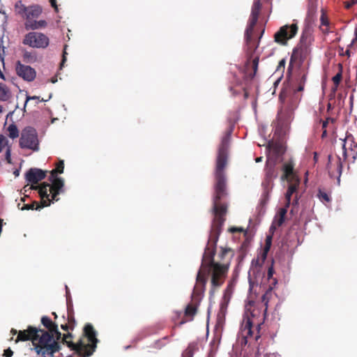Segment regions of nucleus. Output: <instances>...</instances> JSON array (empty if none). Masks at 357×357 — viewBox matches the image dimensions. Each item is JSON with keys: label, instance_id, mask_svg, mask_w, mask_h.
<instances>
[{"label": "nucleus", "instance_id": "25", "mask_svg": "<svg viewBox=\"0 0 357 357\" xmlns=\"http://www.w3.org/2000/svg\"><path fill=\"white\" fill-rule=\"evenodd\" d=\"M46 25L47 22L43 20L39 21L28 20L25 22V28L26 30H36L41 27H45Z\"/></svg>", "mask_w": 357, "mask_h": 357}, {"label": "nucleus", "instance_id": "6", "mask_svg": "<svg viewBox=\"0 0 357 357\" xmlns=\"http://www.w3.org/2000/svg\"><path fill=\"white\" fill-rule=\"evenodd\" d=\"M81 342L79 356L90 357L97 348L98 340L97 332L91 324H86L83 329V335L79 339Z\"/></svg>", "mask_w": 357, "mask_h": 357}, {"label": "nucleus", "instance_id": "26", "mask_svg": "<svg viewBox=\"0 0 357 357\" xmlns=\"http://www.w3.org/2000/svg\"><path fill=\"white\" fill-rule=\"evenodd\" d=\"M265 176L266 180L268 183L272 181V180L277 176L275 172V165L266 163L265 168Z\"/></svg>", "mask_w": 357, "mask_h": 357}, {"label": "nucleus", "instance_id": "5", "mask_svg": "<svg viewBox=\"0 0 357 357\" xmlns=\"http://www.w3.org/2000/svg\"><path fill=\"white\" fill-rule=\"evenodd\" d=\"M261 7V4L260 0H254L251 8L250 16L245 31V43L247 45L248 50L250 51L251 53L254 52L259 46V42L257 43L253 39L252 32L254 30V27L258 21Z\"/></svg>", "mask_w": 357, "mask_h": 357}, {"label": "nucleus", "instance_id": "49", "mask_svg": "<svg viewBox=\"0 0 357 357\" xmlns=\"http://www.w3.org/2000/svg\"><path fill=\"white\" fill-rule=\"evenodd\" d=\"M283 77V75L282 73V74H280L279 77L276 79V80L273 83V87H274V91H273V93H275V89L278 87V86L279 85L282 78Z\"/></svg>", "mask_w": 357, "mask_h": 357}, {"label": "nucleus", "instance_id": "24", "mask_svg": "<svg viewBox=\"0 0 357 357\" xmlns=\"http://www.w3.org/2000/svg\"><path fill=\"white\" fill-rule=\"evenodd\" d=\"M6 150V160L8 163H11L10 147L8 146V140L5 135H0V153L3 149Z\"/></svg>", "mask_w": 357, "mask_h": 357}, {"label": "nucleus", "instance_id": "19", "mask_svg": "<svg viewBox=\"0 0 357 357\" xmlns=\"http://www.w3.org/2000/svg\"><path fill=\"white\" fill-rule=\"evenodd\" d=\"M73 338V335L70 333H67L66 334H63L62 337L63 344H66L70 350L75 351V353L79 356L80 353V346L81 342L79 340L77 343H74L71 339Z\"/></svg>", "mask_w": 357, "mask_h": 357}, {"label": "nucleus", "instance_id": "12", "mask_svg": "<svg viewBox=\"0 0 357 357\" xmlns=\"http://www.w3.org/2000/svg\"><path fill=\"white\" fill-rule=\"evenodd\" d=\"M38 333H40L39 328L32 326H29L26 330L19 331L18 335L15 340V342L31 341L32 344L36 340Z\"/></svg>", "mask_w": 357, "mask_h": 357}, {"label": "nucleus", "instance_id": "23", "mask_svg": "<svg viewBox=\"0 0 357 357\" xmlns=\"http://www.w3.org/2000/svg\"><path fill=\"white\" fill-rule=\"evenodd\" d=\"M284 174L282 179H287L289 182L294 181V165L291 163H285L283 166Z\"/></svg>", "mask_w": 357, "mask_h": 357}, {"label": "nucleus", "instance_id": "29", "mask_svg": "<svg viewBox=\"0 0 357 357\" xmlns=\"http://www.w3.org/2000/svg\"><path fill=\"white\" fill-rule=\"evenodd\" d=\"M197 311V305L194 304H188L185 310V316L190 317V321L192 320L193 317L196 314Z\"/></svg>", "mask_w": 357, "mask_h": 357}, {"label": "nucleus", "instance_id": "47", "mask_svg": "<svg viewBox=\"0 0 357 357\" xmlns=\"http://www.w3.org/2000/svg\"><path fill=\"white\" fill-rule=\"evenodd\" d=\"M258 64H259V57L254 58L253 61H252V68L254 70V75H255V73L257 70Z\"/></svg>", "mask_w": 357, "mask_h": 357}, {"label": "nucleus", "instance_id": "58", "mask_svg": "<svg viewBox=\"0 0 357 357\" xmlns=\"http://www.w3.org/2000/svg\"><path fill=\"white\" fill-rule=\"evenodd\" d=\"M259 328H260V324H257V332L256 335L254 337V338H255V340H257L260 337V335H259Z\"/></svg>", "mask_w": 357, "mask_h": 357}, {"label": "nucleus", "instance_id": "33", "mask_svg": "<svg viewBox=\"0 0 357 357\" xmlns=\"http://www.w3.org/2000/svg\"><path fill=\"white\" fill-rule=\"evenodd\" d=\"M27 8L28 6H26L24 4H23L22 1H17L15 5L16 12L22 17L24 16L27 10Z\"/></svg>", "mask_w": 357, "mask_h": 357}, {"label": "nucleus", "instance_id": "37", "mask_svg": "<svg viewBox=\"0 0 357 357\" xmlns=\"http://www.w3.org/2000/svg\"><path fill=\"white\" fill-rule=\"evenodd\" d=\"M9 90L4 86L3 84L0 83V98L1 100L5 101L8 98Z\"/></svg>", "mask_w": 357, "mask_h": 357}, {"label": "nucleus", "instance_id": "41", "mask_svg": "<svg viewBox=\"0 0 357 357\" xmlns=\"http://www.w3.org/2000/svg\"><path fill=\"white\" fill-rule=\"evenodd\" d=\"M266 259L263 258V252H261L257 257V259H254L252 261V264H255L256 266H261L262 264L264 263Z\"/></svg>", "mask_w": 357, "mask_h": 357}, {"label": "nucleus", "instance_id": "43", "mask_svg": "<svg viewBox=\"0 0 357 357\" xmlns=\"http://www.w3.org/2000/svg\"><path fill=\"white\" fill-rule=\"evenodd\" d=\"M333 119H331V118H327L326 121H320V123L321 125V128H322V133L321 134H327V130H326V127L329 123V121H331V123H333Z\"/></svg>", "mask_w": 357, "mask_h": 357}, {"label": "nucleus", "instance_id": "51", "mask_svg": "<svg viewBox=\"0 0 357 357\" xmlns=\"http://www.w3.org/2000/svg\"><path fill=\"white\" fill-rule=\"evenodd\" d=\"M68 320L69 324H70V325L74 326V324L75 323V318H74L73 315L72 314H70L69 312L68 313Z\"/></svg>", "mask_w": 357, "mask_h": 357}, {"label": "nucleus", "instance_id": "44", "mask_svg": "<svg viewBox=\"0 0 357 357\" xmlns=\"http://www.w3.org/2000/svg\"><path fill=\"white\" fill-rule=\"evenodd\" d=\"M8 134H20L17 126L15 123L10 124L7 128Z\"/></svg>", "mask_w": 357, "mask_h": 357}, {"label": "nucleus", "instance_id": "22", "mask_svg": "<svg viewBox=\"0 0 357 357\" xmlns=\"http://www.w3.org/2000/svg\"><path fill=\"white\" fill-rule=\"evenodd\" d=\"M42 13V8L39 5H31L28 6L27 10L24 17L26 21L30 20L31 17H38Z\"/></svg>", "mask_w": 357, "mask_h": 357}, {"label": "nucleus", "instance_id": "27", "mask_svg": "<svg viewBox=\"0 0 357 357\" xmlns=\"http://www.w3.org/2000/svg\"><path fill=\"white\" fill-rule=\"evenodd\" d=\"M238 120V117L237 114H234L233 117H229L227 119V128L223 134H232L234 129L235 128V124L236 121Z\"/></svg>", "mask_w": 357, "mask_h": 357}, {"label": "nucleus", "instance_id": "36", "mask_svg": "<svg viewBox=\"0 0 357 357\" xmlns=\"http://www.w3.org/2000/svg\"><path fill=\"white\" fill-rule=\"evenodd\" d=\"M317 197L320 199V201L322 202L328 203V202H330L331 200V196L327 192H326L325 191H324L321 189L319 190Z\"/></svg>", "mask_w": 357, "mask_h": 357}, {"label": "nucleus", "instance_id": "50", "mask_svg": "<svg viewBox=\"0 0 357 357\" xmlns=\"http://www.w3.org/2000/svg\"><path fill=\"white\" fill-rule=\"evenodd\" d=\"M288 208L289 207H287L286 206L284 208H281L279 211V217L283 218L284 219Z\"/></svg>", "mask_w": 357, "mask_h": 357}, {"label": "nucleus", "instance_id": "48", "mask_svg": "<svg viewBox=\"0 0 357 357\" xmlns=\"http://www.w3.org/2000/svg\"><path fill=\"white\" fill-rule=\"evenodd\" d=\"M66 47H67V45H65L64 50H63V56H62V60H61V62L60 64L61 69L63 67L64 63L66 61V56L67 54V53L66 52Z\"/></svg>", "mask_w": 357, "mask_h": 357}, {"label": "nucleus", "instance_id": "57", "mask_svg": "<svg viewBox=\"0 0 357 357\" xmlns=\"http://www.w3.org/2000/svg\"><path fill=\"white\" fill-rule=\"evenodd\" d=\"M284 221V219L283 218L279 217L278 220H276V225L277 226L280 227L281 226Z\"/></svg>", "mask_w": 357, "mask_h": 357}, {"label": "nucleus", "instance_id": "3", "mask_svg": "<svg viewBox=\"0 0 357 357\" xmlns=\"http://www.w3.org/2000/svg\"><path fill=\"white\" fill-rule=\"evenodd\" d=\"M307 80V73L300 72L296 77L297 86L291 83H284V87L282 89L279 100L281 102H284L286 98H289V107L294 109L298 107V105L301 100L302 95L298 94V92L303 91L305 88V84Z\"/></svg>", "mask_w": 357, "mask_h": 357}, {"label": "nucleus", "instance_id": "52", "mask_svg": "<svg viewBox=\"0 0 357 357\" xmlns=\"http://www.w3.org/2000/svg\"><path fill=\"white\" fill-rule=\"evenodd\" d=\"M229 252H231V249L222 248L221 252L220 254V257L223 259L226 256V255Z\"/></svg>", "mask_w": 357, "mask_h": 357}, {"label": "nucleus", "instance_id": "35", "mask_svg": "<svg viewBox=\"0 0 357 357\" xmlns=\"http://www.w3.org/2000/svg\"><path fill=\"white\" fill-rule=\"evenodd\" d=\"M338 66H339V68H340V70L332 78V80H333L334 84L335 85V88H337L339 86V84H340V83L341 82L342 77V65L341 63H339Z\"/></svg>", "mask_w": 357, "mask_h": 357}, {"label": "nucleus", "instance_id": "42", "mask_svg": "<svg viewBox=\"0 0 357 357\" xmlns=\"http://www.w3.org/2000/svg\"><path fill=\"white\" fill-rule=\"evenodd\" d=\"M20 134H38L36 129L32 126H28L24 128Z\"/></svg>", "mask_w": 357, "mask_h": 357}, {"label": "nucleus", "instance_id": "62", "mask_svg": "<svg viewBox=\"0 0 357 357\" xmlns=\"http://www.w3.org/2000/svg\"><path fill=\"white\" fill-rule=\"evenodd\" d=\"M3 36H1L0 38V47L2 49L3 52H4L5 47L3 45Z\"/></svg>", "mask_w": 357, "mask_h": 357}, {"label": "nucleus", "instance_id": "32", "mask_svg": "<svg viewBox=\"0 0 357 357\" xmlns=\"http://www.w3.org/2000/svg\"><path fill=\"white\" fill-rule=\"evenodd\" d=\"M23 59L26 63H33L36 61V54L34 52L24 50Z\"/></svg>", "mask_w": 357, "mask_h": 357}, {"label": "nucleus", "instance_id": "60", "mask_svg": "<svg viewBox=\"0 0 357 357\" xmlns=\"http://www.w3.org/2000/svg\"><path fill=\"white\" fill-rule=\"evenodd\" d=\"M338 52H339L340 56H344V47L339 46L338 47Z\"/></svg>", "mask_w": 357, "mask_h": 357}, {"label": "nucleus", "instance_id": "53", "mask_svg": "<svg viewBox=\"0 0 357 357\" xmlns=\"http://www.w3.org/2000/svg\"><path fill=\"white\" fill-rule=\"evenodd\" d=\"M13 355V351L10 348L4 350V353H3L4 357H11Z\"/></svg>", "mask_w": 357, "mask_h": 357}, {"label": "nucleus", "instance_id": "64", "mask_svg": "<svg viewBox=\"0 0 357 357\" xmlns=\"http://www.w3.org/2000/svg\"><path fill=\"white\" fill-rule=\"evenodd\" d=\"M344 56H347V57H350L351 56V52L349 50V49H347V50L344 52Z\"/></svg>", "mask_w": 357, "mask_h": 357}, {"label": "nucleus", "instance_id": "38", "mask_svg": "<svg viewBox=\"0 0 357 357\" xmlns=\"http://www.w3.org/2000/svg\"><path fill=\"white\" fill-rule=\"evenodd\" d=\"M195 349V346L192 344H190L183 353L182 357H193Z\"/></svg>", "mask_w": 357, "mask_h": 357}, {"label": "nucleus", "instance_id": "1", "mask_svg": "<svg viewBox=\"0 0 357 357\" xmlns=\"http://www.w3.org/2000/svg\"><path fill=\"white\" fill-rule=\"evenodd\" d=\"M231 142L230 135L222 137L218 148L216 159L214 186V195L213 198V211L214 219L211 229L208 243L202 257V264L196 277V284L192 294V299H199L204 294L207 278L211 276V289L210 294H213L215 290L220 287L226 279L229 266L214 261L216 252V245L221 232V228L225 221V216L227 212V204L221 202L227 197L226 177L225 168L227 165L228 150Z\"/></svg>", "mask_w": 357, "mask_h": 357}, {"label": "nucleus", "instance_id": "14", "mask_svg": "<svg viewBox=\"0 0 357 357\" xmlns=\"http://www.w3.org/2000/svg\"><path fill=\"white\" fill-rule=\"evenodd\" d=\"M46 176V172L37 168H31L25 174L26 180L33 184H36L44 179Z\"/></svg>", "mask_w": 357, "mask_h": 357}, {"label": "nucleus", "instance_id": "16", "mask_svg": "<svg viewBox=\"0 0 357 357\" xmlns=\"http://www.w3.org/2000/svg\"><path fill=\"white\" fill-rule=\"evenodd\" d=\"M267 149L272 151L275 154L280 155L284 152L283 140L280 137L267 139Z\"/></svg>", "mask_w": 357, "mask_h": 357}, {"label": "nucleus", "instance_id": "7", "mask_svg": "<svg viewBox=\"0 0 357 357\" xmlns=\"http://www.w3.org/2000/svg\"><path fill=\"white\" fill-rule=\"evenodd\" d=\"M23 44L33 48H45L49 45V38L43 33L29 32L25 35Z\"/></svg>", "mask_w": 357, "mask_h": 357}, {"label": "nucleus", "instance_id": "39", "mask_svg": "<svg viewBox=\"0 0 357 357\" xmlns=\"http://www.w3.org/2000/svg\"><path fill=\"white\" fill-rule=\"evenodd\" d=\"M274 273H275V271H274V268H273V260H272V264L268 269L267 277H268V280H273V282H272L273 285H275L277 284L276 278H273Z\"/></svg>", "mask_w": 357, "mask_h": 357}, {"label": "nucleus", "instance_id": "11", "mask_svg": "<svg viewBox=\"0 0 357 357\" xmlns=\"http://www.w3.org/2000/svg\"><path fill=\"white\" fill-rule=\"evenodd\" d=\"M291 115L290 114L284 116H278L275 123L274 134H288L290 131Z\"/></svg>", "mask_w": 357, "mask_h": 357}, {"label": "nucleus", "instance_id": "59", "mask_svg": "<svg viewBox=\"0 0 357 357\" xmlns=\"http://www.w3.org/2000/svg\"><path fill=\"white\" fill-rule=\"evenodd\" d=\"M352 43H357V26L354 29V38L351 40Z\"/></svg>", "mask_w": 357, "mask_h": 357}, {"label": "nucleus", "instance_id": "55", "mask_svg": "<svg viewBox=\"0 0 357 357\" xmlns=\"http://www.w3.org/2000/svg\"><path fill=\"white\" fill-rule=\"evenodd\" d=\"M357 3V0H351L349 2H347L345 4V7L349 9L351 8L354 5Z\"/></svg>", "mask_w": 357, "mask_h": 357}, {"label": "nucleus", "instance_id": "2", "mask_svg": "<svg viewBox=\"0 0 357 357\" xmlns=\"http://www.w3.org/2000/svg\"><path fill=\"white\" fill-rule=\"evenodd\" d=\"M36 340L33 343V350L40 357L47 356H53L54 354L61 349V345L55 337V335L46 332L45 330L39 328Z\"/></svg>", "mask_w": 357, "mask_h": 357}, {"label": "nucleus", "instance_id": "54", "mask_svg": "<svg viewBox=\"0 0 357 357\" xmlns=\"http://www.w3.org/2000/svg\"><path fill=\"white\" fill-rule=\"evenodd\" d=\"M243 229L241 228V227H231L229 229V231L231 233H235V232H241V231H243Z\"/></svg>", "mask_w": 357, "mask_h": 357}, {"label": "nucleus", "instance_id": "46", "mask_svg": "<svg viewBox=\"0 0 357 357\" xmlns=\"http://www.w3.org/2000/svg\"><path fill=\"white\" fill-rule=\"evenodd\" d=\"M40 99V96H29L26 94V100H25V102H24V105L23 107V111L26 112V107L28 101H29L31 100H38L39 102Z\"/></svg>", "mask_w": 357, "mask_h": 357}, {"label": "nucleus", "instance_id": "34", "mask_svg": "<svg viewBox=\"0 0 357 357\" xmlns=\"http://www.w3.org/2000/svg\"><path fill=\"white\" fill-rule=\"evenodd\" d=\"M272 244V236H267L265 240V246L263 248V258L266 259L268 252H269Z\"/></svg>", "mask_w": 357, "mask_h": 357}, {"label": "nucleus", "instance_id": "13", "mask_svg": "<svg viewBox=\"0 0 357 357\" xmlns=\"http://www.w3.org/2000/svg\"><path fill=\"white\" fill-rule=\"evenodd\" d=\"M38 135H21L20 145L22 149H29L33 151L38 150L39 141Z\"/></svg>", "mask_w": 357, "mask_h": 357}, {"label": "nucleus", "instance_id": "10", "mask_svg": "<svg viewBox=\"0 0 357 357\" xmlns=\"http://www.w3.org/2000/svg\"><path fill=\"white\" fill-rule=\"evenodd\" d=\"M15 71L20 77L29 82L33 81L36 77V72L33 68L22 64L20 61L16 62Z\"/></svg>", "mask_w": 357, "mask_h": 357}, {"label": "nucleus", "instance_id": "56", "mask_svg": "<svg viewBox=\"0 0 357 357\" xmlns=\"http://www.w3.org/2000/svg\"><path fill=\"white\" fill-rule=\"evenodd\" d=\"M73 326H70L67 324H61V329H63V331H68V330L70 328L71 330L73 329Z\"/></svg>", "mask_w": 357, "mask_h": 357}, {"label": "nucleus", "instance_id": "4", "mask_svg": "<svg viewBox=\"0 0 357 357\" xmlns=\"http://www.w3.org/2000/svg\"><path fill=\"white\" fill-rule=\"evenodd\" d=\"M49 180L51 181V184L44 182L39 185L33 186L32 188L38 190L41 199L51 200L52 203L54 201H59L58 195L64 192V180L57 176H50Z\"/></svg>", "mask_w": 357, "mask_h": 357}, {"label": "nucleus", "instance_id": "40", "mask_svg": "<svg viewBox=\"0 0 357 357\" xmlns=\"http://www.w3.org/2000/svg\"><path fill=\"white\" fill-rule=\"evenodd\" d=\"M285 64H286L285 59H281L279 61V63H278L277 69H276V70L275 72V74H276L277 73H280V74L282 73V75H283L284 74V71Z\"/></svg>", "mask_w": 357, "mask_h": 357}, {"label": "nucleus", "instance_id": "15", "mask_svg": "<svg viewBox=\"0 0 357 357\" xmlns=\"http://www.w3.org/2000/svg\"><path fill=\"white\" fill-rule=\"evenodd\" d=\"M41 324L47 329L46 332L54 334L57 340H61V333L58 329V325L52 321L50 318L47 316L42 317Z\"/></svg>", "mask_w": 357, "mask_h": 357}, {"label": "nucleus", "instance_id": "30", "mask_svg": "<svg viewBox=\"0 0 357 357\" xmlns=\"http://www.w3.org/2000/svg\"><path fill=\"white\" fill-rule=\"evenodd\" d=\"M297 53H298V48L297 47L294 48L292 54H291V58H290L289 63V66H288V68H287V77H289L291 76V71H292V69H293L294 62L296 60V57Z\"/></svg>", "mask_w": 357, "mask_h": 357}, {"label": "nucleus", "instance_id": "61", "mask_svg": "<svg viewBox=\"0 0 357 357\" xmlns=\"http://www.w3.org/2000/svg\"><path fill=\"white\" fill-rule=\"evenodd\" d=\"M264 200L261 201L262 204H265L266 202L268 199V192H265L264 194Z\"/></svg>", "mask_w": 357, "mask_h": 357}, {"label": "nucleus", "instance_id": "8", "mask_svg": "<svg viewBox=\"0 0 357 357\" xmlns=\"http://www.w3.org/2000/svg\"><path fill=\"white\" fill-rule=\"evenodd\" d=\"M298 31L296 24L284 25L275 33V41L281 45H287L289 39L295 36Z\"/></svg>", "mask_w": 357, "mask_h": 357}, {"label": "nucleus", "instance_id": "31", "mask_svg": "<svg viewBox=\"0 0 357 357\" xmlns=\"http://www.w3.org/2000/svg\"><path fill=\"white\" fill-rule=\"evenodd\" d=\"M64 169V162L63 160H59V162L56 164V168L52 169L50 172L51 177L57 176L58 174H62Z\"/></svg>", "mask_w": 357, "mask_h": 357}, {"label": "nucleus", "instance_id": "17", "mask_svg": "<svg viewBox=\"0 0 357 357\" xmlns=\"http://www.w3.org/2000/svg\"><path fill=\"white\" fill-rule=\"evenodd\" d=\"M241 332L246 342H248L249 339H251L254 337L252 321L247 314H245L243 317V323L241 325Z\"/></svg>", "mask_w": 357, "mask_h": 357}, {"label": "nucleus", "instance_id": "18", "mask_svg": "<svg viewBox=\"0 0 357 357\" xmlns=\"http://www.w3.org/2000/svg\"><path fill=\"white\" fill-rule=\"evenodd\" d=\"M51 204V200H45V199H41L40 202L33 201L31 204H23L21 205L20 203L17 204L19 209L22 211L24 210H39L43 207L49 206Z\"/></svg>", "mask_w": 357, "mask_h": 357}, {"label": "nucleus", "instance_id": "28", "mask_svg": "<svg viewBox=\"0 0 357 357\" xmlns=\"http://www.w3.org/2000/svg\"><path fill=\"white\" fill-rule=\"evenodd\" d=\"M273 288V287L271 285H270L268 289L265 292V294L261 296V302L264 303V307H265L264 314H266V311H267L268 303L269 299L272 295Z\"/></svg>", "mask_w": 357, "mask_h": 357}, {"label": "nucleus", "instance_id": "20", "mask_svg": "<svg viewBox=\"0 0 357 357\" xmlns=\"http://www.w3.org/2000/svg\"><path fill=\"white\" fill-rule=\"evenodd\" d=\"M317 1L314 0H309L307 6V16L305 18L306 22L311 24L314 22L316 18V14L317 10Z\"/></svg>", "mask_w": 357, "mask_h": 357}, {"label": "nucleus", "instance_id": "21", "mask_svg": "<svg viewBox=\"0 0 357 357\" xmlns=\"http://www.w3.org/2000/svg\"><path fill=\"white\" fill-rule=\"evenodd\" d=\"M299 185V180L295 179L294 181H291V183L289 185L287 191L285 194V200H286V206L289 207L291 204V198L294 193H295L297 190V188Z\"/></svg>", "mask_w": 357, "mask_h": 357}, {"label": "nucleus", "instance_id": "9", "mask_svg": "<svg viewBox=\"0 0 357 357\" xmlns=\"http://www.w3.org/2000/svg\"><path fill=\"white\" fill-rule=\"evenodd\" d=\"M327 170L331 178H336L340 183L342 170V162L339 156L329 155L328 157Z\"/></svg>", "mask_w": 357, "mask_h": 357}, {"label": "nucleus", "instance_id": "63", "mask_svg": "<svg viewBox=\"0 0 357 357\" xmlns=\"http://www.w3.org/2000/svg\"><path fill=\"white\" fill-rule=\"evenodd\" d=\"M229 90H230V91H231V92H232V95H233L234 96H237V95L240 94V92H237V91H234V90L233 89V87H232V86H230V87H229Z\"/></svg>", "mask_w": 357, "mask_h": 357}, {"label": "nucleus", "instance_id": "45", "mask_svg": "<svg viewBox=\"0 0 357 357\" xmlns=\"http://www.w3.org/2000/svg\"><path fill=\"white\" fill-rule=\"evenodd\" d=\"M321 25L328 26L330 24L329 20H328L326 13L324 10H321V15L320 17Z\"/></svg>", "mask_w": 357, "mask_h": 357}]
</instances>
